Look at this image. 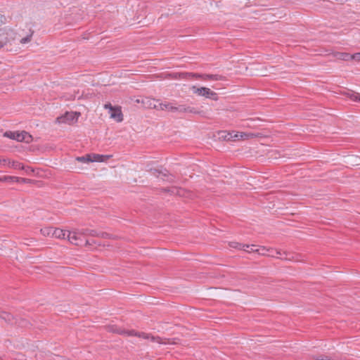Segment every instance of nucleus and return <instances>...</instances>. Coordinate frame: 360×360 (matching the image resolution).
I'll list each match as a JSON object with an SVG mask.
<instances>
[{"label":"nucleus","instance_id":"obj_30","mask_svg":"<svg viewBox=\"0 0 360 360\" xmlns=\"http://www.w3.org/2000/svg\"><path fill=\"white\" fill-rule=\"evenodd\" d=\"M171 191L173 194L181 195H182L181 193L183 192V190H181V188H173Z\"/></svg>","mask_w":360,"mask_h":360},{"label":"nucleus","instance_id":"obj_7","mask_svg":"<svg viewBox=\"0 0 360 360\" xmlns=\"http://www.w3.org/2000/svg\"><path fill=\"white\" fill-rule=\"evenodd\" d=\"M67 232V238L71 243L75 245H79V242L82 240V236H81L79 229H75L72 231H68Z\"/></svg>","mask_w":360,"mask_h":360},{"label":"nucleus","instance_id":"obj_35","mask_svg":"<svg viewBox=\"0 0 360 360\" xmlns=\"http://www.w3.org/2000/svg\"><path fill=\"white\" fill-rule=\"evenodd\" d=\"M3 20H2V16L0 15V25L2 23Z\"/></svg>","mask_w":360,"mask_h":360},{"label":"nucleus","instance_id":"obj_8","mask_svg":"<svg viewBox=\"0 0 360 360\" xmlns=\"http://www.w3.org/2000/svg\"><path fill=\"white\" fill-rule=\"evenodd\" d=\"M231 133H233L231 141L246 140L255 136V134L252 133L238 132L234 131H231Z\"/></svg>","mask_w":360,"mask_h":360},{"label":"nucleus","instance_id":"obj_2","mask_svg":"<svg viewBox=\"0 0 360 360\" xmlns=\"http://www.w3.org/2000/svg\"><path fill=\"white\" fill-rule=\"evenodd\" d=\"M4 136L17 141H24L25 143H30L32 140V136L25 131L20 132L8 131L4 134Z\"/></svg>","mask_w":360,"mask_h":360},{"label":"nucleus","instance_id":"obj_21","mask_svg":"<svg viewBox=\"0 0 360 360\" xmlns=\"http://www.w3.org/2000/svg\"><path fill=\"white\" fill-rule=\"evenodd\" d=\"M229 246L232 248H236V249L243 250V248H245V245L239 243L238 242H234V241L230 242Z\"/></svg>","mask_w":360,"mask_h":360},{"label":"nucleus","instance_id":"obj_31","mask_svg":"<svg viewBox=\"0 0 360 360\" xmlns=\"http://www.w3.org/2000/svg\"><path fill=\"white\" fill-rule=\"evenodd\" d=\"M351 59L356 61H360V53H356L351 56Z\"/></svg>","mask_w":360,"mask_h":360},{"label":"nucleus","instance_id":"obj_34","mask_svg":"<svg viewBox=\"0 0 360 360\" xmlns=\"http://www.w3.org/2000/svg\"><path fill=\"white\" fill-rule=\"evenodd\" d=\"M276 253L277 255H281V252L280 250H276Z\"/></svg>","mask_w":360,"mask_h":360},{"label":"nucleus","instance_id":"obj_27","mask_svg":"<svg viewBox=\"0 0 360 360\" xmlns=\"http://www.w3.org/2000/svg\"><path fill=\"white\" fill-rule=\"evenodd\" d=\"M272 251V250L266 249L265 247L258 248L257 254L261 255H266L268 252Z\"/></svg>","mask_w":360,"mask_h":360},{"label":"nucleus","instance_id":"obj_10","mask_svg":"<svg viewBox=\"0 0 360 360\" xmlns=\"http://www.w3.org/2000/svg\"><path fill=\"white\" fill-rule=\"evenodd\" d=\"M111 156L110 155H99V154H95V153H90L89 154V158H91V162H102L108 159H109Z\"/></svg>","mask_w":360,"mask_h":360},{"label":"nucleus","instance_id":"obj_15","mask_svg":"<svg viewBox=\"0 0 360 360\" xmlns=\"http://www.w3.org/2000/svg\"><path fill=\"white\" fill-rule=\"evenodd\" d=\"M66 233H68L66 231L59 229H54V231L53 232V238H65V236H66Z\"/></svg>","mask_w":360,"mask_h":360},{"label":"nucleus","instance_id":"obj_37","mask_svg":"<svg viewBox=\"0 0 360 360\" xmlns=\"http://www.w3.org/2000/svg\"><path fill=\"white\" fill-rule=\"evenodd\" d=\"M107 235H108L107 233H101V236H102V237H104V236H107Z\"/></svg>","mask_w":360,"mask_h":360},{"label":"nucleus","instance_id":"obj_9","mask_svg":"<svg viewBox=\"0 0 360 360\" xmlns=\"http://www.w3.org/2000/svg\"><path fill=\"white\" fill-rule=\"evenodd\" d=\"M0 164L4 165H8L9 167L14 169H24V166L19 162L11 161L8 159H4L0 158Z\"/></svg>","mask_w":360,"mask_h":360},{"label":"nucleus","instance_id":"obj_23","mask_svg":"<svg viewBox=\"0 0 360 360\" xmlns=\"http://www.w3.org/2000/svg\"><path fill=\"white\" fill-rule=\"evenodd\" d=\"M76 160H77L78 162H84V163H89V162H91V160L90 158H89V154H86L84 156L77 157L76 158Z\"/></svg>","mask_w":360,"mask_h":360},{"label":"nucleus","instance_id":"obj_22","mask_svg":"<svg viewBox=\"0 0 360 360\" xmlns=\"http://www.w3.org/2000/svg\"><path fill=\"white\" fill-rule=\"evenodd\" d=\"M110 118L117 122H120L123 120V114H110Z\"/></svg>","mask_w":360,"mask_h":360},{"label":"nucleus","instance_id":"obj_28","mask_svg":"<svg viewBox=\"0 0 360 360\" xmlns=\"http://www.w3.org/2000/svg\"><path fill=\"white\" fill-rule=\"evenodd\" d=\"M4 182H17V176H4Z\"/></svg>","mask_w":360,"mask_h":360},{"label":"nucleus","instance_id":"obj_20","mask_svg":"<svg viewBox=\"0 0 360 360\" xmlns=\"http://www.w3.org/2000/svg\"><path fill=\"white\" fill-rule=\"evenodd\" d=\"M243 250L247 252H256L257 253L258 248L256 245H245Z\"/></svg>","mask_w":360,"mask_h":360},{"label":"nucleus","instance_id":"obj_36","mask_svg":"<svg viewBox=\"0 0 360 360\" xmlns=\"http://www.w3.org/2000/svg\"><path fill=\"white\" fill-rule=\"evenodd\" d=\"M0 181L4 182V176L0 177Z\"/></svg>","mask_w":360,"mask_h":360},{"label":"nucleus","instance_id":"obj_6","mask_svg":"<svg viewBox=\"0 0 360 360\" xmlns=\"http://www.w3.org/2000/svg\"><path fill=\"white\" fill-rule=\"evenodd\" d=\"M110 330L113 333H117L122 335H127L128 336H134L137 335L139 337H142L144 339L149 338L148 335L144 333H137L134 330H126L121 328H115L114 326L110 327Z\"/></svg>","mask_w":360,"mask_h":360},{"label":"nucleus","instance_id":"obj_29","mask_svg":"<svg viewBox=\"0 0 360 360\" xmlns=\"http://www.w3.org/2000/svg\"><path fill=\"white\" fill-rule=\"evenodd\" d=\"M31 181H32V180L29 179L17 177L18 183L28 184V183H30Z\"/></svg>","mask_w":360,"mask_h":360},{"label":"nucleus","instance_id":"obj_11","mask_svg":"<svg viewBox=\"0 0 360 360\" xmlns=\"http://www.w3.org/2000/svg\"><path fill=\"white\" fill-rule=\"evenodd\" d=\"M342 94L352 101H360V94L352 90H347Z\"/></svg>","mask_w":360,"mask_h":360},{"label":"nucleus","instance_id":"obj_32","mask_svg":"<svg viewBox=\"0 0 360 360\" xmlns=\"http://www.w3.org/2000/svg\"><path fill=\"white\" fill-rule=\"evenodd\" d=\"M284 254L285 255V257L283 259H288V260H291V259H292V258H291V257H288V253L284 252Z\"/></svg>","mask_w":360,"mask_h":360},{"label":"nucleus","instance_id":"obj_18","mask_svg":"<svg viewBox=\"0 0 360 360\" xmlns=\"http://www.w3.org/2000/svg\"><path fill=\"white\" fill-rule=\"evenodd\" d=\"M104 108L105 110H109L112 112H122L121 106H119V105L112 106L110 103L105 104Z\"/></svg>","mask_w":360,"mask_h":360},{"label":"nucleus","instance_id":"obj_13","mask_svg":"<svg viewBox=\"0 0 360 360\" xmlns=\"http://www.w3.org/2000/svg\"><path fill=\"white\" fill-rule=\"evenodd\" d=\"M155 172L158 173L157 176L158 178H161L163 181H173L172 175L169 174L167 170L165 169L164 171H160V172H158V170H155Z\"/></svg>","mask_w":360,"mask_h":360},{"label":"nucleus","instance_id":"obj_12","mask_svg":"<svg viewBox=\"0 0 360 360\" xmlns=\"http://www.w3.org/2000/svg\"><path fill=\"white\" fill-rule=\"evenodd\" d=\"M79 233L82 236H90L95 237V236H100L99 233H98L95 230H93V229H79Z\"/></svg>","mask_w":360,"mask_h":360},{"label":"nucleus","instance_id":"obj_17","mask_svg":"<svg viewBox=\"0 0 360 360\" xmlns=\"http://www.w3.org/2000/svg\"><path fill=\"white\" fill-rule=\"evenodd\" d=\"M0 318L1 319H4L6 322H8L10 323H13V316L11 314H9V313H8L6 311H1L0 312Z\"/></svg>","mask_w":360,"mask_h":360},{"label":"nucleus","instance_id":"obj_5","mask_svg":"<svg viewBox=\"0 0 360 360\" xmlns=\"http://www.w3.org/2000/svg\"><path fill=\"white\" fill-rule=\"evenodd\" d=\"M79 114H63L57 117L56 122L58 124H73L77 122Z\"/></svg>","mask_w":360,"mask_h":360},{"label":"nucleus","instance_id":"obj_14","mask_svg":"<svg viewBox=\"0 0 360 360\" xmlns=\"http://www.w3.org/2000/svg\"><path fill=\"white\" fill-rule=\"evenodd\" d=\"M262 120L259 118L256 119H247L245 120V122L244 124V126H246L248 127L255 128L259 125V122H261Z\"/></svg>","mask_w":360,"mask_h":360},{"label":"nucleus","instance_id":"obj_24","mask_svg":"<svg viewBox=\"0 0 360 360\" xmlns=\"http://www.w3.org/2000/svg\"><path fill=\"white\" fill-rule=\"evenodd\" d=\"M351 56L349 53H338V58L343 60H349L351 59Z\"/></svg>","mask_w":360,"mask_h":360},{"label":"nucleus","instance_id":"obj_1","mask_svg":"<svg viewBox=\"0 0 360 360\" xmlns=\"http://www.w3.org/2000/svg\"><path fill=\"white\" fill-rule=\"evenodd\" d=\"M136 102L139 103L140 100L136 99ZM141 103L143 110H155L157 111H178L179 112H186V109L184 105H176L169 103H162L159 100L145 98L141 99Z\"/></svg>","mask_w":360,"mask_h":360},{"label":"nucleus","instance_id":"obj_16","mask_svg":"<svg viewBox=\"0 0 360 360\" xmlns=\"http://www.w3.org/2000/svg\"><path fill=\"white\" fill-rule=\"evenodd\" d=\"M233 133L222 131L219 133V139L224 141H231Z\"/></svg>","mask_w":360,"mask_h":360},{"label":"nucleus","instance_id":"obj_19","mask_svg":"<svg viewBox=\"0 0 360 360\" xmlns=\"http://www.w3.org/2000/svg\"><path fill=\"white\" fill-rule=\"evenodd\" d=\"M54 229L53 227H44L41 229V233L44 236L53 238V232Z\"/></svg>","mask_w":360,"mask_h":360},{"label":"nucleus","instance_id":"obj_25","mask_svg":"<svg viewBox=\"0 0 360 360\" xmlns=\"http://www.w3.org/2000/svg\"><path fill=\"white\" fill-rule=\"evenodd\" d=\"M33 32H32L30 34L27 35L25 37H22L20 42V44H25L31 41Z\"/></svg>","mask_w":360,"mask_h":360},{"label":"nucleus","instance_id":"obj_33","mask_svg":"<svg viewBox=\"0 0 360 360\" xmlns=\"http://www.w3.org/2000/svg\"><path fill=\"white\" fill-rule=\"evenodd\" d=\"M152 340H160V338H155L153 337L151 338ZM158 342L160 344H163V342H161L160 340H158ZM164 344H165V342H164Z\"/></svg>","mask_w":360,"mask_h":360},{"label":"nucleus","instance_id":"obj_26","mask_svg":"<svg viewBox=\"0 0 360 360\" xmlns=\"http://www.w3.org/2000/svg\"><path fill=\"white\" fill-rule=\"evenodd\" d=\"M8 39L5 36L4 32L0 33V48L3 47L4 44H6Z\"/></svg>","mask_w":360,"mask_h":360},{"label":"nucleus","instance_id":"obj_3","mask_svg":"<svg viewBox=\"0 0 360 360\" xmlns=\"http://www.w3.org/2000/svg\"><path fill=\"white\" fill-rule=\"evenodd\" d=\"M191 90L194 94L198 96L205 97L206 98H210L213 101H217L218 99L217 94L211 90L210 88L197 87L195 86H193L191 87Z\"/></svg>","mask_w":360,"mask_h":360},{"label":"nucleus","instance_id":"obj_4","mask_svg":"<svg viewBox=\"0 0 360 360\" xmlns=\"http://www.w3.org/2000/svg\"><path fill=\"white\" fill-rule=\"evenodd\" d=\"M188 78L192 79H201L202 80H214L219 81L223 80L224 77L219 75H212V74H197V73H186Z\"/></svg>","mask_w":360,"mask_h":360}]
</instances>
